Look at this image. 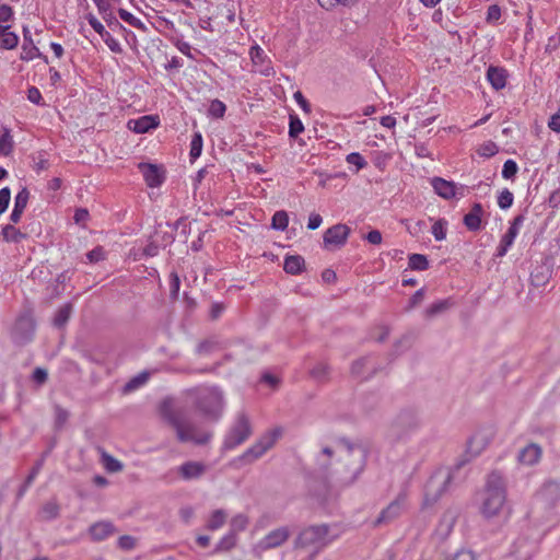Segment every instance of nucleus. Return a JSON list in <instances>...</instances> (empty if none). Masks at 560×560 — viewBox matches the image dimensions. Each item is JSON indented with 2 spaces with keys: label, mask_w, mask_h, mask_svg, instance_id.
Returning a JSON list of instances; mask_svg holds the SVG:
<instances>
[{
  "label": "nucleus",
  "mask_w": 560,
  "mask_h": 560,
  "mask_svg": "<svg viewBox=\"0 0 560 560\" xmlns=\"http://www.w3.org/2000/svg\"><path fill=\"white\" fill-rule=\"evenodd\" d=\"M160 413L175 429L177 439L180 442H194L197 445H205L212 436L210 432H199L189 419L186 409L175 408L171 398H166L161 402Z\"/></svg>",
  "instance_id": "f257e3e1"
},
{
  "label": "nucleus",
  "mask_w": 560,
  "mask_h": 560,
  "mask_svg": "<svg viewBox=\"0 0 560 560\" xmlns=\"http://www.w3.org/2000/svg\"><path fill=\"white\" fill-rule=\"evenodd\" d=\"M368 451L363 445L351 444L347 440L340 441L338 460L332 474L343 483H352L363 471Z\"/></svg>",
  "instance_id": "f03ea898"
},
{
  "label": "nucleus",
  "mask_w": 560,
  "mask_h": 560,
  "mask_svg": "<svg viewBox=\"0 0 560 560\" xmlns=\"http://www.w3.org/2000/svg\"><path fill=\"white\" fill-rule=\"evenodd\" d=\"M506 501V481L503 475L491 471L486 481L480 504V513L486 518L498 516Z\"/></svg>",
  "instance_id": "7ed1b4c3"
},
{
  "label": "nucleus",
  "mask_w": 560,
  "mask_h": 560,
  "mask_svg": "<svg viewBox=\"0 0 560 560\" xmlns=\"http://www.w3.org/2000/svg\"><path fill=\"white\" fill-rule=\"evenodd\" d=\"M196 408L208 419L218 420L223 410V394L217 386H199L189 390Z\"/></svg>",
  "instance_id": "20e7f679"
},
{
  "label": "nucleus",
  "mask_w": 560,
  "mask_h": 560,
  "mask_svg": "<svg viewBox=\"0 0 560 560\" xmlns=\"http://www.w3.org/2000/svg\"><path fill=\"white\" fill-rule=\"evenodd\" d=\"M420 423V417L416 409L404 408L392 420L388 429V436L393 441H402L418 430Z\"/></svg>",
  "instance_id": "39448f33"
},
{
  "label": "nucleus",
  "mask_w": 560,
  "mask_h": 560,
  "mask_svg": "<svg viewBox=\"0 0 560 560\" xmlns=\"http://www.w3.org/2000/svg\"><path fill=\"white\" fill-rule=\"evenodd\" d=\"M281 429L276 428L261 435L255 444L247 448L241 456L237 457L236 462L243 465L253 464L255 460L260 458L270 448L273 447L276 441L281 435Z\"/></svg>",
  "instance_id": "423d86ee"
},
{
  "label": "nucleus",
  "mask_w": 560,
  "mask_h": 560,
  "mask_svg": "<svg viewBox=\"0 0 560 560\" xmlns=\"http://www.w3.org/2000/svg\"><path fill=\"white\" fill-rule=\"evenodd\" d=\"M253 433L249 418L241 412L230 428L223 441V450H233L243 444Z\"/></svg>",
  "instance_id": "0eeeda50"
},
{
  "label": "nucleus",
  "mask_w": 560,
  "mask_h": 560,
  "mask_svg": "<svg viewBox=\"0 0 560 560\" xmlns=\"http://www.w3.org/2000/svg\"><path fill=\"white\" fill-rule=\"evenodd\" d=\"M453 474L448 470H438L428 480L424 488V504H434L452 482Z\"/></svg>",
  "instance_id": "6e6552de"
},
{
  "label": "nucleus",
  "mask_w": 560,
  "mask_h": 560,
  "mask_svg": "<svg viewBox=\"0 0 560 560\" xmlns=\"http://www.w3.org/2000/svg\"><path fill=\"white\" fill-rule=\"evenodd\" d=\"M327 525H313L304 528L294 541L295 548H319L326 544Z\"/></svg>",
  "instance_id": "1a4fd4ad"
},
{
  "label": "nucleus",
  "mask_w": 560,
  "mask_h": 560,
  "mask_svg": "<svg viewBox=\"0 0 560 560\" xmlns=\"http://www.w3.org/2000/svg\"><path fill=\"white\" fill-rule=\"evenodd\" d=\"M536 499L546 510H552L560 502V482L546 480L536 493Z\"/></svg>",
  "instance_id": "9d476101"
},
{
  "label": "nucleus",
  "mask_w": 560,
  "mask_h": 560,
  "mask_svg": "<svg viewBox=\"0 0 560 560\" xmlns=\"http://www.w3.org/2000/svg\"><path fill=\"white\" fill-rule=\"evenodd\" d=\"M35 331V324L31 316H20L13 327L12 337L19 345H25L32 340Z\"/></svg>",
  "instance_id": "9b49d317"
},
{
  "label": "nucleus",
  "mask_w": 560,
  "mask_h": 560,
  "mask_svg": "<svg viewBox=\"0 0 560 560\" xmlns=\"http://www.w3.org/2000/svg\"><path fill=\"white\" fill-rule=\"evenodd\" d=\"M555 259L550 256L545 257L541 264L537 265L530 272V281L535 287H544L552 276Z\"/></svg>",
  "instance_id": "f8f14e48"
},
{
  "label": "nucleus",
  "mask_w": 560,
  "mask_h": 560,
  "mask_svg": "<svg viewBox=\"0 0 560 560\" xmlns=\"http://www.w3.org/2000/svg\"><path fill=\"white\" fill-rule=\"evenodd\" d=\"M407 494L405 492H400L397 498L392 501L380 514L375 524L388 523L395 518H397L406 504Z\"/></svg>",
  "instance_id": "ddd939ff"
},
{
  "label": "nucleus",
  "mask_w": 560,
  "mask_h": 560,
  "mask_svg": "<svg viewBox=\"0 0 560 560\" xmlns=\"http://www.w3.org/2000/svg\"><path fill=\"white\" fill-rule=\"evenodd\" d=\"M432 186L434 188V191L442 198L448 200L453 197H456L457 195L463 197L465 186L460 185L459 187L456 186L454 182H448L441 177H434L432 179Z\"/></svg>",
  "instance_id": "4468645a"
},
{
  "label": "nucleus",
  "mask_w": 560,
  "mask_h": 560,
  "mask_svg": "<svg viewBox=\"0 0 560 560\" xmlns=\"http://www.w3.org/2000/svg\"><path fill=\"white\" fill-rule=\"evenodd\" d=\"M349 234L350 229L346 224H335L324 233V244L326 247L330 245H335L337 247L343 246Z\"/></svg>",
  "instance_id": "2eb2a0df"
},
{
  "label": "nucleus",
  "mask_w": 560,
  "mask_h": 560,
  "mask_svg": "<svg viewBox=\"0 0 560 560\" xmlns=\"http://www.w3.org/2000/svg\"><path fill=\"white\" fill-rule=\"evenodd\" d=\"M138 168L142 173L144 180L149 187H159L165 179L162 166L151 163H140Z\"/></svg>",
  "instance_id": "dca6fc26"
},
{
  "label": "nucleus",
  "mask_w": 560,
  "mask_h": 560,
  "mask_svg": "<svg viewBox=\"0 0 560 560\" xmlns=\"http://www.w3.org/2000/svg\"><path fill=\"white\" fill-rule=\"evenodd\" d=\"M291 533L288 526L276 528L268 533L260 541L259 547L264 550L273 549L283 545Z\"/></svg>",
  "instance_id": "f3484780"
},
{
  "label": "nucleus",
  "mask_w": 560,
  "mask_h": 560,
  "mask_svg": "<svg viewBox=\"0 0 560 560\" xmlns=\"http://www.w3.org/2000/svg\"><path fill=\"white\" fill-rule=\"evenodd\" d=\"M88 22L91 27L102 37L110 51L115 54H121L122 48L117 39H115L112 34L105 30L104 25L92 14L88 18Z\"/></svg>",
  "instance_id": "a211bd4d"
},
{
  "label": "nucleus",
  "mask_w": 560,
  "mask_h": 560,
  "mask_svg": "<svg viewBox=\"0 0 560 560\" xmlns=\"http://www.w3.org/2000/svg\"><path fill=\"white\" fill-rule=\"evenodd\" d=\"M207 471L202 462L188 460L177 467L178 476L186 481L201 478Z\"/></svg>",
  "instance_id": "6ab92c4d"
},
{
  "label": "nucleus",
  "mask_w": 560,
  "mask_h": 560,
  "mask_svg": "<svg viewBox=\"0 0 560 560\" xmlns=\"http://www.w3.org/2000/svg\"><path fill=\"white\" fill-rule=\"evenodd\" d=\"M493 438V433L487 430L477 431L467 443V452L471 456L479 455L490 443Z\"/></svg>",
  "instance_id": "aec40b11"
},
{
  "label": "nucleus",
  "mask_w": 560,
  "mask_h": 560,
  "mask_svg": "<svg viewBox=\"0 0 560 560\" xmlns=\"http://www.w3.org/2000/svg\"><path fill=\"white\" fill-rule=\"evenodd\" d=\"M24 43L22 46L21 59L24 61L33 60L34 58H42L45 62H48L46 56H44L39 49L33 44V39L30 31L24 27L23 28Z\"/></svg>",
  "instance_id": "412c9836"
},
{
  "label": "nucleus",
  "mask_w": 560,
  "mask_h": 560,
  "mask_svg": "<svg viewBox=\"0 0 560 560\" xmlns=\"http://www.w3.org/2000/svg\"><path fill=\"white\" fill-rule=\"evenodd\" d=\"M541 454V447L538 444L530 443L520 451L517 460L523 465L532 466L539 462Z\"/></svg>",
  "instance_id": "4be33fe9"
},
{
  "label": "nucleus",
  "mask_w": 560,
  "mask_h": 560,
  "mask_svg": "<svg viewBox=\"0 0 560 560\" xmlns=\"http://www.w3.org/2000/svg\"><path fill=\"white\" fill-rule=\"evenodd\" d=\"M158 126L159 118L156 116H142L128 121V128L136 133H145Z\"/></svg>",
  "instance_id": "5701e85b"
},
{
  "label": "nucleus",
  "mask_w": 560,
  "mask_h": 560,
  "mask_svg": "<svg viewBox=\"0 0 560 560\" xmlns=\"http://www.w3.org/2000/svg\"><path fill=\"white\" fill-rule=\"evenodd\" d=\"M487 79L495 90H502L506 85L508 71L501 67L490 66L487 70Z\"/></svg>",
  "instance_id": "b1692460"
},
{
  "label": "nucleus",
  "mask_w": 560,
  "mask_h": 560,
  "mask_svg": "<svg viewBox=\"0 0 560 560\" xmlns=\"http://www.w3.org/2000/svg\"><path fill=\"white\" fill-rule=\"evenodd\" d=\"M483 213V208L481 203H474L471 210L465 214L464 224L465 226L472 232L479 231L481 229V215Z\"/></svg>",
  "instance_id": "393cba45"
},
{
  "label": "nucleus",
  "mask_w": 560,
  "mask_h": 560,
  "mask_svg": "<svg viewBox=\"0 0 560 560\" xmlns=\"http://www.w3.org/2000/svg\"><path fill=\"white\" fill-rule=\"evenodd\" d=\"M305 268V260L300 255H288L284 258L283 269L289 275H300Z\"/></svg>",
  "instance_id": "a878e982"
},
{
  "label": "nucleus",
  "mask_w": 560,
  "mask_h": 560,
  "mask_svg": "<svg viewBox=\"0 0 560 560\" xmlns=\"http://www.w3.org/2000/svg\"><path fill=\"white\" fill-rule=\"evenodd\" d=\"M115 532L110 522H98L90 527V535L94 540H103Z\"/></svg>",
  "instance_id": "bb28decb"
},
{
  "label": "nucleus",
  "mask_w": 560,
  "mask_h": 560,
  "mask_svg": "<svg viewBox=\"0 0 560 560\" xmlns=\"http://www.w3.org/2000/svg\"><path fill=\"white\" fill-rule=\"evenodd\" d=\"M60 506L56 500H50L43 504L40 508L38 515L42 521H52L59 516Z\"/></svg>",
  "instance_id": "cd10ccee"
},
{
  "label": "nucleus",
  "mask_w": 560,
  "mask_h": 560,
  "mask_svg": "<svg viewBox=\"0 0 560 560\" xmlns=\"http://www.w3.org/2000/svg\"><path fill=\"white\" fill-rule=\"evenodd\" d=\"M452 306V302L448 299L440 300L438 302L432 303L430 306H428L424 311V316L427 318H433L436 317L444 312H446Z\"/></svg>",
  "instance_id": "c85d7f7f"
},
{
  "label": "nucleus",
  "mask_w": 560,
  "mask_h": 560,
  "mask_svg": "<svg viewBox=\"0 0 560 560\" xmlns=\"http://www.w3.org/2000/svg\"><path fill=\"white\" fill-rule=\"evenodd\" d=\"M524 221H525L524 214L516 215L513 219L511 226L509 228L508 232L503 235L501 241L505 242V244L512 245L515 237L518 234V229L524 223Z\"/></svg>",
  "instance_id": "c756f323"
},
{
  "label": "nucleus",
  "mask_w": 560,
  "mask_h": 560,
  "mask_svg": "<svg viewBox=\"0 0 560 560\" xmlns=\"http://www.w3.org/2000/svg\"><path fill=\"white\" fill-rule=\"evenodd\" d=\"M72 313V305L70 303L62 305L54 317V325L57 328H62L69 320Z\"/></svg>",
  "instance_id": "7c9ffc66"
},
{
  "label": "nucleus",
  "mask_w": 560,
  "mask_h": 560,
  "mask_svg": "<svg viewBox=\"0 0 560 560\" xmlns=\"http://www.w3.org/2000/svg\"><path fill=\"white\" fill-rule=\"evenodd\" d=\"M329 372L330 369L326 363H317L311 371L310 375L312 378H314L316 382L324 383L327 382L329 378Z\"/></svg>",
  "instance_id": "2f4dec72"
},
{
  "label": "nucleus",
  "mask_w": 560,
  "mask_h": 560,
  "mask_svg": "<svg viewBox=\"0 0 560 560\" xmlns=\"http://www.w3.org/2000/svg\"><path fill=\"white\" fill-rule=\"evenodd\" d=\"M409 268L412 270L423 271L429 268L428 258L422 254H411L408 259Z\"/></svg>",
  "instance_id": "473e14b6"
},
{
  "label": "nucleus",
  "mask_w": 560,
  "mask_h": 560,
  "mask_svg": "<svg viewBox=\"0 0 560 560\" xmlns=\"http://www.w3.org/2000/svg\"><path fill=\"white\" fill-rule=\"evenodd\" d=\"M2 236L5 242L19 243L25 238V234L11 224L5 225L2 229Z\"/></svg>",
  "instance_id": "72a5a7b5"
},
{
  "label": "nucleus",
  "mask_w": 560,
  "mask_h": 560,
  "mask_svg": "<svg viewBox=\"0 0 560 560\" xmlns=\"http://www.w3.org/2000/svg\"><path fill=\"white\" fill-rule=\"evenodd\" d=\"M118 15L119 18L128 23L129 25H131L132 27L137 28V30H140V31H145L147 27L144 25V23L139 20L138 18H136L133 14H131L130 12H128L127 10L125 9H119L118 10Z\"/></svg>",
  "instance_id": "f704fd0d"
},
{
  "label": "nucleus",
  "mask_w": 560,
  "mask_h": 560,
  "mask_svg": "<svg viewBox=\"0 0 560 560\" xmlns=\"http://www.w3.org/2000/svg\"><path fill=\"white\" fill-rule=\"evenodd\" d=\"M226 520V513L223 510H215L209 521H208V529L210 530H217L220 527H222Z\"/></svg>",
  "instance_id": "c9c22d12"
},
{
  "label": "nucleus",
  "mask_w": 560,
  "mask_h": 560,
  "mask_svg": "<svg viewBox=\"0 0 560 560\" xmlns=\"http://www.w3.org/2000/svg\"><path fill=\"white\" fill-rule=\"evenodd\" d=\"M247 525H248V517L244 514H237L231 520L229 532L234 533V535L237 536V534L240 532H243L246 529Z\"/></svg>",
  "instance_id": "e433bc0d"
},
{
  "label": "nucleus",
  "mask_w": 560,
  "mask_h": 560,
  "mask_svg": "<svg viewBox=\"0 0 560 560\" xmlns=\"http://www.w3.org/2000/svg\"><path fill=\"white\" fill-rule=\"evenodd\" d=\"M289 224L288 213L283 210L277 211L272 215L271 226L275 230L284 231Z\"/></svg>",
  "instance_id": "4c0bfd02"
},
{
  "label": "nucleus",
  "mask_w": 560,
  "mask_h": 560,
  "mask_svg": "<svg viewBox=\"0 0 560 560\" xmlns=\"http://www.w3.org/2000/svg\"><path fill=\"white\" fill-rule=\"evenodd\" d=\"M202 144H203V141H202L201 133L195 132L191 138L190 152H189L190 159L192 161L200 156L201 151H202Z\"/></svg>",
  "instance_id": "58836bf2"
},
{
  "label": "nucleus",
  "mask_w": 560,
  "mask_h": 560,
  "mask_svg": "<svg viewBox=\"0 0 560 560\" xmlns=\"http://www.w3.org/2000/svg\"><path fill=\"white\" fill-rule=\"evenodd\" d=\"M236 545V536L234 533L224 535L215 547L217 552L229 551Z\"/></svg>",
  "instance_id": "ea45409f"
},
{
  "label": "nucleus",
  "mask_w": 560,
  "mask_h": 560,
  "mask_svg": "<svg viewBox=\"0 0 560 560\" xmlns=\"http://www.w3.org/2000/svg\"><path fill=\"white\" fill-rule=\"evenodd\" d=\"M103 465L105 469L109 472H118L121 471L124 465L118 459L114 458L112 455L104 453L103 454Z\"/></svg>",
  "instance_id": "a19ab883"
},
{
  "label": "nucleus",
  "mask_w": 560,
  "mask_h": 560,
  "mask_svg": "<svg viewBox=\"0 0 560 560\" xmlns=\"http://www.w3.org/2000/svg\"><path fill=\"white\" fill-rule=\"evenodd\" d=\"M218 347V342L214 339H205L200 341L196 348V353L199 355H207L212 353Z\"/></svg>",
  "instance_id": "79ce46f5"
},
{
  "label": "nucleus",
  "mask_w": 560,
  "mask_h": 560,
  "mask_svg": "<svg viewBox=\"0 0 560 560\" xmlns=\"http://www.w3.org/2000/svg\"><path fill=\"white\" fill-rule=\"evenodd\" d=\"M447 221L445 219H439L432 225V234L436 241H443L446 237Z\"/></svg>",
  "instance_id": "37998d69"
},
{
  "label": "nucleus",
  "mask_w": 560,
  "mask_h": 560,
  "mask_svg": "<svg viewBox=\"0 0 560 560\" xmlns=\"http://www.w3.org/2000/svg\"><path fill=\"white\" fill-rule=\"evenodd\" d=\"M19 44V36L10 32H8L3 35V37L0 39V47L2 49H14Z\"/></svg>",
  "instance_id": "c03bdc74"
},
{
  "label": "nucleus",
  "mask_w": 560,
  "mask_h": 560,
  "mask_svg": "<svg viewBox=\"0 0 560 560\" xmlns=\"http://www.w3.org/2000/svg\"><path fill=\"white\" fill-rule=\"evenodd\" d=\"M13 149V141L10 131L5 129L3 135L0 137V154L9 155Z\"/></svg>",
  "instance_id": "a18cd8bd"
},
{
  "label": "nucleus",
  "mask_w": 560,
  "mask_h": 560,
  "mask_svg": "<svg viewBox=\"0 0 560 560\" xmlns=\"http://www.w3.org/2000/svg\"><path fill=\"white\" fill-rule=\"evenodd\" d=\"M303 130L304 126L301 119L296 115H290L289 136L296 138Z\"/></svg>",
  "instance_id": "49530a36"
},
{
  "label": "nucleus",
  "mask_w": 560,
  "mask_h": 560,
  "mask_svg": "<svg viewBox=\"0 0 560 560\" xmlns=\"http://www.w3.org/2000/svg\"><path fill=\"white\" fill-rule=\"evenodd\" d=\"M226 106L220 100H213L209 106V115L214 118H222L225 114Z\"/></svg>",
  "instance_id": "de8ad7c7"
},
{
  "label": "nucleus",
  "mask_w": 560,
  "mask_h": 560,
  "mask_svg": "<svg viewBox=\"0 0 560 560\" xmlns=\"http://www.w3.org/2000/svg\"><path fill=\"white\" fill-rule=\"evenodd\" d=\"M319 5L326 10H330L337 5L352 7L359 0H317Z\"/></svg>",
  "instance_id": "09e8293b"
},
{
  "label": "nucleus",
  "mask_w": 560,
  "mask_h": 560,
  "mask_svg": "<svg viewBox=\"0 0 560 560\" xmlns=\"http://www.w3.org/2000/svg\"><path fill=\"white\" fill-rule=\"evenodd\" d=\"M28 198H30V191L27 190L26 187H23L19 192L18 195L15 196V199H14V208L19 209V210H25L26 206H27V202H28Z\"/></svg>",
  "instance_id": "8fccbe9b"
},
{
  "label": "nucleus",
  "mask_w": 560,
  "mask_h": 560,
  "mask_svg": "<svg viewBox=\"0 0 560 560\" xmlns=\"http://www.w3.org/2000/svg\"><path fill=\"white\" fill-rule=\"evenodd\" d=\"M518 171V166L515 161L513 160H506L503 164L502 168V177L505 179L513 178Z\"/></svg>",
  "instance_id": "3c124183"
},
{
  "label": "nucleus",
  "mask_w": 560,
  "mask_h": 560,
  "mask_svg": "<svg viewBox=\"0 0 560 560\" xmlns=\"http://www.w3.org/2000/svg\"><path fill=\"white\" fill-rule=\"evenodd\" d=\"M514 197L509 189H503L498 197V205L501 209H509L513 203Z\"/></svg>",
  "instance_id": "603ef678"
},
{
  "label": "nucleus",
  "mask_w": 560,
  "mask_h": 560,
  "mask_svg": "<svg viewBox=\"0 0 560 560\" xmlns=\"http://www.w3.org/2000/svg\"><path fill=\"white\" fill-rule=\"evenodd\" d=\"M346 161L349 164L355 165L357 172L362 170L363 167H365L368 164L366 161L362 158V155L358 152H352V153L348 154L346 158Z\"/></svg>",
  "instance_id": "864d4df0"
},
{
  "label": "nucleus",
  "mask_w": 560,
  "mask_h": 560,
  "mask_svg": "<svg viewBox=\"0 0 560 560\" xmlns=\"http://www.w3.org/2000/svg\"><path fill=\"white\" fill-rule=\"evenodd\" d=\"M498 152V147L494 142L488 141L480 145L478 153L485 158H491Z\"/></svg>",
  "instance_id": "5fc2aeb1"
},
{
  "label": "nucleus",
  "mask_w": 560,
  "mask_h": 560,
  "mask_svg": "<svg viewBox=\"0 0 560 560\" xmlns=\"http://www.w3.org/2000/svg\"><path fill=\"white\" fill-rule=\"evenodd\" d=\"M249 55L252 58V61L255 65H262L266 58V54L262 48H260L258 45H255L250 48Z\"/></svg>",
  "instance_id": "6e6d98bb"
},
{
  "label": "nucleus",
  "mask_w": 560,
  "mask_h": 560,
  "mask_svg": "<svg viewBox=\"0 0 560 560\" xmlns=\"http://www.w3.org/2000/svg\"><path fill=\"white\" fill-rule=\"evenodd\" d=\"M86 258L90 262H98L105 259V250L102 246H96L86 254Z\"/></svg>",
  "instance_id": "4d7b16f0"
},
{
  "label": "nucleus",
  "mask_w": 560,
  "mask_h": 560,
  "mask_svg": "<svg viewBox=\"0 0 560 560\" xmlns=\"http://www.w3.org/2000/svg\"><path fill=\"white\" fill-rule=\"evenodd\" d=\"M118 547L122 550H132L136 547V538L129 535H122L118 539Z\"/></svg>",
  "instance_id": "13d9d810"
},
{
  "label": "nucleus",
  "mask_w": 560,
  "mask_h": 560,
  "mask_svg": "<svg viewBox=\"0 0 560 560\" xmlns=\"http://www.w3.org/2000/svg\"><path fill=\"white\" fill-rule=\"evenodd\" d=\"M11 199V191L8 187L0 189V214L7 211Z\"/></svg>",
  "instance_id": "bf43d9fd"
},
{
  "label": "nucleus",
  "mask_w": 560,
  "mask_h": 560,
  "mask_svg": "<svg viewBox=\"0 0 560 560\" xmlns=\"http://www.w3.org/2000/svg\"><path fill=\"white\" fill-rule=\"evenodd\" d=\"M55 417H56V419H55L56 427L61 428L67 422V420L69 418V412L66 409H63L59 406H56Z\"/></svg>",
  "instance_id": "052dcab7"
},
{
  "label": "nucleus",
  "mask_w": 560,
  "mask_h": 560,
  "mask_svg": "<svg viewBox=\"0 0 560 560\" xmlns=\"http://www.w3.org/2000/svg\"><path fill=\"white\" fill-rule=\"evenodd\" d=\"M101 14H102L104 21L107 23L108 27H110L112 30H116V28L122 30L124 28L122 24L114 16L110 9L106 13H101Z\"/></svg>",
  "instance_id": "680f3d73"
},
{
  "label": "nucleus",
  "mask_w": 560,
  "mask_h": 560,
  "mask_svg": "<svg viewBox=\"0 0 560 560\" xmlns=\"http://www.w3.org/2000/svg\"><path fill=\"white\" fill-rule=\"evenodd\" d=\"M368 360H369L368 357H363V358L355 360L351 364V374L354 376H361L363 374V370H364V366H365Z\"/></svg>",
  "instance_id": "e2e57ef3"
},
{
  "label": "nucleus",
  "mask_w": 560,
  "mask_h": 560,
  "mask_svg": "<svg viewBox=\"0 0 560 560\" xmlns=\"http://www.w3.org/2000/svg\"><path fill=\"white\" fill-rule=\"evenodd\" d=\"M49 167V162L45 156V153L39 152L36 158H34V170L36 172L46 171Z\"/></svg>",
  "instance_id": "0e129e2a"
},
{
  "label": "nucleus",
  "mask_w": 560,
  "mask_h": 560,
  "mask_svg": "<svg viewBox=\"0 0 560 560\" xmlns=\"http://www.w3.org/2000/svg\"><path fill=\"white\" fill-rule=\"evenodd\" d=\"M179 287H180V280H179V277L176 272H172L171 276H170V290H171V295L173 298H176L178 292H179Z\"/></svg>",
  "instance_id": "69168bd1"
},
{
  "label": "nucleus",
  "mask_w": 560,
  "mask_h": 560,
  "mask_svg": "<svg viewBox=\"0 0 560 560\" xmlns=\"http://www.w3.org/2000/svg\"><path fill=\"white\" fill-rule=\"evenodd\" d=\"M147 378H148L147 373H143V374H140V375L133 377L126 384V389L131 390V389L138 388L140 385L145 383Z\"/></svg>",
  "instance_id": "338daca9"
},
{
  "label": "nucleus",
  "mask_w": 560,
  "mask_h": 560,
  "mask_svg": "<svg viewBox=\"0 0 560 560\" xmlns=\"http://www.w3.org/2000/svg\"><path fill=\"white\" fill-rule=\"evenodd\" d=\"M42 93L40 91L35 88V86H31L28 90H27V100L36 105H40L42 104Z\"/></svg>",
  "instance_id": "774afa93"
}]
</instances>
